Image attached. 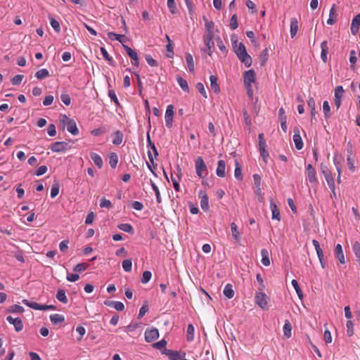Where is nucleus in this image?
Instances as JSON below:
<instances>
[{"mask_svg":"<svg viewBox=\"0 0 360 360\" xmlns=\"http://www.w3.org/2000/svg\"><path fill=\"white\" fill-rule=\"evenodd\" d=\"M124 271L130 272L132 268V262L131 259H124L122 264Z\"/></svg>","mask_w":360,"mask_h":360,"instance_id":"nucleus-48","label":"nucleus"},{"mask_svg":"<svg viewBox=\"0 0 360 360\" xmlns=\"http://www.w3.org/2000/svg\"><path fill=\"white\" fill-rule=\"evenodd\" d=\"M23 78L24 76L22 75H17L12 78L11 83L13 85H19L22 82Z\"/></svg>","mask_w":360,"mask_h":360,"instance_id":"nucleus-57","label":"nucleus"},{"mask_svg":"<svg viewBox=\"0 0 360 360\" xmlns=\"http://www.w3.org/2000/svg\"><path fill=\"white\" fill-rule=\"evenodd\" d=\"M234 176L236 177V179H238V180H241L243 176H242V169L239 165V163L238 162H236V168H235V171H234Z\"/></svg>","mask_w":360,"mask_h":360,"instance_id":"nucleus-54","label":"nucleus"},{"mask_svg":"<svg viewBox=\"0 0 360 360\" xmlns=\"http://www.w3.org/2000/svg\"><path fill=\"white\" fill-rule=\"evenodd\" d=\"M243 79L245 86H252L256 81L255 72L253 70L245 71L243 73Z\"/></svg>","mask_w":360,"mask_h":360,"instance_id":"nucleus-5","label":"nucleus"},{"mask_svg":"<svg viewBox=\"0 0 360 360\" xmlns=\"http://www.w3.org/2000/svg\"><path fill=\"white\" fill-rule=\"evenodd\" d=\"M90 158L99 169L103 167V160L98 154L92 152L90 153Z\"/></svg>","mask_w":360,"mask_h":360,"instance_id":"nucleus-26","label":"nucleus"},{"mask_svg":"<svg viewBox=\"0 0 360 360\" xmlns=\"http://www.w3.org/2000/svg\"><path fill=\"white\" fill-rule=\"evenodd\" d=\"M67 130L74 136L79 134V129L75 120L69 121V123L67 124Z\"/></svg>","mask_w":360,"mask_h":360,"instance_id":"nucleus-25","label":"nucleus"},{"mask_svg":"<svg viewBox=\"0 0 360 360\" xmlns=\"http://www.w3.org/2000/svg\"><path fill=\"white\" fill-rule=\"evenodd\" d=\"M194 331L195 328L192 324H189L187 327L186 331V340L188 342H192L194 339Z\"/></svg>","mask_w":360,"mask_h":360,"instance_id":"nucleus-37","label":"nucleus"},{"mask_svg":"<svg viewBox=\"0 0 360 360\" xmlns=\"http://www.w3.org/2000/svg\"><path fill=\"white\" fill-rule=\"evenodd\" d=\"M22 303L35 310H48V304H40L35 302H30L26 299L22 300Z\"/></svg>","mask_w":360,"mask_h":360,"instance_id":"nucleus-11","label":"nucleus"},{"mask_svg":"<svg viewBox=\"0 0 360 360\" xmlns=\"http://www.w3.org/2000/svg\"><path fill=\"white\" fill-rule=\"evenodd\" d=\"M150 185H151L153 190L154 191V192L155 193L157 202L160 203L161 198H160V193L158 189V187L156 186V184L152 180H150Z\"/></svg>","mask_w":360,"mask_h":360,"instance_id":"nucleus-47","label":"nucleus"},{"mask_svg":"<svg viewBox=\"0 0 360 360\" xmlns=\"http://www.w3.org/2000/svg\"><path fill=\"white\" fill-rule=\"evenodd\" d=\"M146 60L147 63L151 67L158 66V62L155 59H153V57L150 55L146 56Z\"/></svg>","mask_w":360,"mask_h":360,"instance_id":"nucleus-60","label":"nucleus"},{"mask_svg":"<svg viewBox=\"0 0 360 360\" xmlns=\"http://www.w3.org/2000/svg\"><path fill=\"white\" fill-rule=\"evenodd\" d=\"M307 179L311 184H315L317 182L316 179V170H310V172H307Z\"/></svg>","mask_w":360,"mask_h":360,"instance_id":"nucleus-46","label":"nucleus"},{"mask_svg":"<svg viewBox=\"0 0 360 360\" xmlns=\"http://www.w3.org/2000/svg\"><path fill=\"white\" fill-rule=\"evenodd\" d=\"M118 162V157L117 154L112 153L109 157V165L112 168H115Z\"/></svg>","mask_w":360,"mask_h":360,"instance_id":"nucleus-43","label":"nucleus"},{"mask_svg":"<svg viewBox=\"0 0 360 360\" xmlns=\"http://www.w3.org/2000/svg\"><path fill=\"white\" fill-rule=\"evenodd\" d=\"M217 80L218 79L215 75H211L210 77V88L215 94L220 92V87L217 83Z\"/></svg>","mask_w":360,"mask_h":360,"instance_id":"nucleus-22","label":"nucleus"},{"mask_svg":"<svg viewBox=\"0 0 360 360\" xmlns=\"http://www.w3.org/2000/svg\"><path fill=\"white\" fill-rule=\"evenodd\" d=\"M223 293L227 298H233L235 292L234 290H233L232 285L230 283L226 284L224 288Z\"/></svg>","mask_w":360,"mask_h":360,"instance_id":"nucleus-30","label":"nucleus"},{"mask_svg":"<svg viewBox=\"0 0 360 360\" xmlns=\"http://www.w3.org/2000/svg\"><path fill=\"white\" fill-rule=\"evenodd\" d=\"M261 65H263L266 63L268 59V50L266 49L263 50L260 55Z\"/></svg>","mask_w":360,"mask_h":360,"instance_id":"nucleus-64","label":"nucleus"},{"mask_svg":"<svg viewBox=\"0 0 360 360\" xmlns=\"http://www.w3.org/2000/svg\"><path fill=\"white\" fill-rule=\"evenodd\" d=\"M108 38L111 40H116L120 42L121 44H123L124 41L125 36L122 34H118L115 32H110L108 33Z\"/></svg>","mask_w":360,"mask_h":360,"instance_id":"nucleus-34","label":"nucleus"},{"mask_svg":"<svg viewBox=\"0 0 360 360\" xmlns=\"http://www.w3.org/2000/svg\"><path fill=\"white\" fill-rule=\"evenodd\" d=\"M337 16H338V14H337V11H336V6H335V4H333L330 9L329 18L327 20V24L330 25L335 24L336 19H337Z\"/></svg>","mask_w":360,"mask_h":360,"instance_id":"nucleus-21","label":"nucleus"},{"mask_svg":"<svg viewBox=\"0 0 360 360\" xmlns=\"http://www.w3.org/2000/svg\"><path fill=\"white\" fill-rule=\"evenodd\" d=\"M173 117H174V107L172 105H169L167 107L165 112V125L167 128H171L172 127L173 122Z\"/></svg>","mask_w":360,"mask_h":360,"instance_id":"nucleus-7","label":"nucleus"},{"mask_svg":"<svg viewBox=\"0 0 360 360\" xmlns=\"http://www.w3.org/2000/svg\"><path fill=\"white\" fill-rule=\"evenodd\" d=\"M68 147L69 145L66 142L56 141L51 145V149L53 152L60 153L65 151Z\"/></svg>","mask_w":360,"mask_h":360,"instance_id":"nucleus-12","label":"nucleus"},{"mask_svg":"<svg viewBox=\"0 0 360 360\" xmlns=\"http://www.w3.org/2000/svg\"><path fill=\"white\" fill-rule=\"evenodd\" d=\"M151 277H152V274L150 271H145L143 273V276H142V278L141 279V281L142 283H147L150 281V280L151 279Z\"/></svg>","mask_w":360,"mask_h":360,"instance_id":"nucleus-51","label":"nucleus"},{"mask_svg":"<svg viewBox=\"0 0 360 360\" xmlns=\"http://www.w3.org/2000/svg\"><path fill=\"white\" fill-rule=\"evenodd\" d=\"M352 248L356 257L360 259V243L355 242L352 245Z\"/></svg>","mask_w":360,"mask_h":360,"instance_id":"nucleus-62","label":"nucleus"},{"mask_svg":"<svg viewBox=\"0 0 360 360\" xmlns=\"http://www.w3.org/2000/svg\"><path fill=\"white\" fill-rule=\"evenodd\" d=\"M60 186L58 182L53 184L51 188V198H56L59 193Z\"/></svg>","mask_w":360,"mask_h":360,"instance_id":"nucleus-44","label":"nucleus"},{"mask_svg":"<svg viewBox=\"0 0 360 360\" xmlns=\"http://www.w3.org/2000/svg\"><path fill=\"white\" fill-rule=\"evenodd\" d=\"M261 255H262V264L265 266H268L270 265V259H269V252L267 251V250L266 249H262L261 250Z\"/></svg>","mask_w":360,"mask_h":360,"instance_id":"nucleus-32","label":"nucleus"},{"mask_svg":"<svg viewBox=\"0 0 360 360\" xmlns=\"http://www.w3.org/2000/svg\"><path fill=\"white\" fill-rule=\"evenodd\" d=\"M123 48L124 49L127 55L133 60L132 64L134 66L138 67L139 65V58H138L136 51L133 50L132 49H131L129 46L124 45V44H123Z\"/></svg>","mask_w":360,"mask_h":360,"instance_id":"nucleus-10","label":"nucleus"},{"mask_svg":"<svg viewBox=\"0 0 360 360\" xmlns=\"http://www.w3.org/2000/svg\"><path fill=\"white\" fill-rule=\"evenodd\" d=\"M6 321L14 326L15 330L20 332L23 329V323L20 318H13L11 316L6 317Z\"/></svg>","mask_w":360,"mask_h":360,"instance_id":"nucleus-9","label":"nucleus"},{"mask_svg":"<svg viewBox=\"0 0 360 360\" xmlns=\"http://www.w3.org/2000/svg\"><path fill=\"white\" fill-rule=\"evenodd\" d=\"M360 26V13L355 15L352 19L351 25V32L352 34L356 35L359 31Z\"/></svg>","mask_w":360,"mask_h":360,"instance_id":"nucleus-14","label":"nucleus"},{"mask_svg":"<svg viewBox=\"0 0 360 360\" xmlns=\"http://www.w3.org/2000/svg\"><path fill=\"white\" fill-rule=\"evenodd\" d=\"M334 254H335V257L338 259V261L341 264L345 263L344 252L342 250V245L340 244L336 245L335 250H334Z\"/></svg>","mask_w":360,"mask_h":360,"instance_id":"nucleus-17","label":"nucleus"},{"mask_svg":"<svg viewBox=\"0 0 360 360\" xmlns=\"http://www.w3.org/2000/svg\"><path fill=\"white\" fill-rule=\"evenodd\" d=\"M214 33L209 32L206 33L203 37V41L205 46H214V42L213 41Z\"/></svg>","mask_w":360,"mask_h":360,"instance_id":"nucleus-24","label":"nucleus"},{"mask_svg":"<svg viewBox=\"0 0 360 360\" xmlns=\"http://www.w3.org/2000/svg\"><path fill=\"white\" fill-rule=\"evenodd\" d=\"M171 179H172V181L174 190L176 192H179V190H180V186H179V181L181 180V179H176V177H174L173 174H171Z\"/></svg>","mask_w":360,"mask_h":360,"instance_id":"nucleus-58","label":"nucleus"},{"mask_svg":"<svg viewBox=\"0 0 360 360\" xmlns=\"http://www.w3.org/2000/svg\"><path fill=\"white\" fill-rule=\"evenodd\" d=\"M283 335L286 338H289L292 335V326L288 320L285 321V323L283 328Z\"/></svg>","mask_w":360,"mask_h":360,"instance_id":"nucleus-31","label":"nucleus"},{"mask_svg":"<svg viewBox=\"0 0 360 360\" xmlns=\"http://www.w3.org/2000/svg\"><path fill=\"white\" fill-rule=\"evenodd\" d=\"M60 99L62 102L66 105H69L71 103V98L68 94H61Z\"/></svg>","mask_w":360,"mask_h":360,"instance_id":"nucleus-63","label":"nucleus"},{"mask_svg":"<svg viewBox=\"0 0 360 360\" xmlns=\"http://www.w3.org/2000/svg\"><path fill=\"white\" fill-rule=\"evenodd\" d=\"M321 58L324 63H326L327 60H328L327 55L328 53V47L327 41H323L321 44Z\"/></svg>","mask_w":360,"mask_h":360,"instance_id":"nucleus-23","label":"nucleus"},{"mask_svg":"<svg viewBox=\"0 0 360 360\" xmlns=\"http://www.w3.org/2000/svg\"><path fill=\"white\" fill-rule=\"evenodd\" d=\"M89 266L87 263H79L74 267L73 270L77 272H82L85 271Z\"/></svg>","mask_w":360,"mask_h":360,"instance_id":"nucleus-52","label":"nucleus"},{"mask_svg":"<svg viewBox=\"0 0 360 360\" xmlns=\"http://www.w3.org/2000/svg\"><path fill=\"white\" fill-rule=\"evenodd\" d=\"M233 49L239 60L245 65L246 68L251 66L252 60L248 53L246 48L243 43H238L237 40L232 41Z\"/></svg>","mask_w":360,"mask_h":360,"instance_id":"nucleus-1","label":"nucleus"},{"mask_svg":"<svg viewBox=\"0 0 360 360\" xmlns=\"http://www.w3.org/2000/svg\"><path fill=\"white\" fill-rule=\"evenodd\" d=\"M226 162L223 160H220L217 162L216 174L219 177H224L226 175Z\"/></svg>","mask_w":360,"mask_h":360,"instance_id":"nucleus-20","label":"nucleus"},{"mask_svg":"<svg viewBox=\"0 0 360 360\" xmlns=\"http://www.w3.org/2000/svg\"><path fill=\"white\" fill-rule=\"evenodd\" d=\"M199 196L201 198V200H200V207H201L202 210H203L204 211L207 210V209L209 207L208 196L207 195L205 192H204L202 191H200L199 192Z\"/></svg>","mask_w":360,"mask_h":360,"instance_id":"nucleus-18","label":"nucleus"},{"mask_svg":"<svg viewBox=\"0 0 360 360\" xmlns=\"http://www.w3.org/2000/svg\"><path fill=\"white\" fill-rule=\"evenodd\" d=\"M291 283H292V285L293 286V288H295V291H296V292L297 294V296L299 297V298L300 300H302V297H303V293H302V291L301 288L299 286V284H298L297 280L293 279Z\"/></svg>","mask_w":360,"mask_h":360,"instance_id":"nucleus-45","label":"nucleus"},{"mask_svg":"<svg viewBox=\"0 0 360 360\" xmlns=\"http://www.w3.org/2000/svg\"><path fill=\"white\" fill-rule=\"evenodd\" d=\"M344 95V89L342 86H336L335 89V98L342 99Z\"/></svg>","mask_w":360,"mask_h":360,"instance_id":"nucleus-53","label":"nucleus"},{"mask_svg":"<svg viewBox=\"0 0 360 360\" xmlns=\"http://www.w3.org/2000/svg\"><path fill=\"white\" fill-rule=\"evenodd\" d=\"M176 81L184 91L188 92L189 87L187 81L181 77H177Z\"/></svg>","mask_w":360,"mask_h":360,"instance_id":"nucleus-36","label":"nucleus"},{"mask_svg":"<svg viewBox=\"0 0 360 360\" xmlns=\"http://www.w3.org/2000/svg\"><path fill=\"white\" fill-rule=\"evenodd\" d=\"M231 236L235 242H239L241 239V233L238 229V226L236 223L232 222L230 225Z\"/></svg>","mask_w":360,"mask_h":360,"instance_id":"nucleus-16","label":"nucleus"},{"mask_svg":"<svg viewBox=\"0 0 360 360\" xmlns=\"http://www.w3.org/2000/svg\"><path fill=\"white\" fill-rule=\"evenodd\" d=\"M293 141L295 143V147L297 150H301L303 148L304 144L300 136V131L299 127H295L293 128Z\"/></svg>","mask_w":360,"mask_h":360,"instance_id":"nucleus-8","label":"nucleus"},{"mask_svg":"<svg viewBox=\"0 0 360 360\" xmlns=\"http://www.w3.org/2000/svg\"><path fill=\"white\" fill-rule=\"evenodd\" d=\"M229 26L231 30H236L238 27L237 15L236 14L232 15L230 20Z\"/></svg>","mask_w":360,"mask_h":360,"instance_id":"nucleus-59","label":"nucleus"},{"mask_svg":"<svg viewBox=\"0 0 360 360\" xmlns=\"http://www.w3.org/2000/svg\"><path fill=\"white\" fill-rule=\"evenodd\" d=\"M321 170L322 174L324 175V177L326 179V181H327L328 187L330 188L333 189L334 186H335V181H334V178L333 176L332 173L328 169V167L323 164H321Z\"/></svg>","mask_w":360,"mask_h":360,"instance_id":"nucleus-3","label":"nucleus"},{"mask_svg":"<svg viewBox=\"0 0 360 360\" xmlns=\"http://www.w3.org/2000/svg\"><path fill=\"white\" fill-rule=\"evenodd\" d=\"M255 302L262 309L267 307L268 297L263 292H257L255 297Z\"/></svg>","mask_w":360,"mask_h":360,"instance_id":"nucleus-4","label":"nucleus"},{"mask_svg":"<svg viewBox=\"0 0 360 360\" xmlns=\"http://www.w3.org/2000/svg\"><path fill=\"white\" fill-rule=\"evenodd\" d=\"M195 168L199 178H205L207 175V167L202 157H198L195 161Z\"/></svg>","mask_w":360,"mask_h":360,"instance_id":"nucleus-2","label":"nucleus"},{"mask_svg":"<svg viewBox=\"0 0 360 360\" xmlns=\"http://www.w3.org/2000/svg\"><path fill=\"white\" fill-rule=\"evenodd\" d=\"M35 76L38 79H43L49 76V72L46 69H41L36 72Z\"/></svg>","mask_w":360,"mask_h":360,"instance_id":"nucleus-42","label":"nucleus"},{"mask_svg":"<svg viewBox=\"0 0 360 360\" xmlns=\"http://www.w3.org/2000/svg\"><path fill=\"white\" fill-rule=\"evenodd\" d=\"M117 228L122 231H124V232H127V233H134V229H133V226L130 224H128V223H126V224H120L118 226H117Z\"/></svg>","mask_w":360,"mask_h":360,"instance_id":"nucleus-38","label":"nucleus"},{"mask_svg":"<svg viewBox=\"0 0 360 360\" xmlns=\"http://www.w3.org/2000/svg\"><path fill=\"white\" fill-rule=\"evenodd\" d=\"M166 354L169 356V359L171 360H187L185 358V353H183L181 354L177 351H173V350H167Z\"/></svg>","mask_w":360,"mask_h":360,"instance_id":"nucleus-15","label":"nucleus"},{"mask_svg":"<svg viewBox=\"0 0 360 360\" xmlns=\"http://www.w3.org/2000/svg\"><path fill=\"white\" fill-rule=\"evenodd\" d=\"M347 327V334L348 336L351 337L354 335V323L352 321L349 320L346 323Z\"/></svg>","mask_w":360,"mask_h":360,"instance_id":"nucleus-50","label":"nucleus"},{"mask_svg":"<svg viewBox=\"0 0 360 360\" xmlns=\"http://www.w3.org/2000/svg\"><path fill=\"white\" fill-rule=\"evenodd\" d=\"M104 304L114 308L117 311H122L124 309V305L122 302L119 301H112V300H105Z\"/></svg>","mask_w":360,"mask_h":360,"instance_id":"nucleus-13","label":"nucleus"},{"mask_svg":"<svg viewBox=\"0 0 360 360\" xmlns=\"http://www.w3.org/2000/svg\"><path fill=\"white\" fill-rule=\"evenodd\" d=\"M100 207H106V208H111L112 207V204L110 202V200H107L105 198H102L100 202Z\"/></svg>","mask_w":360,"mask_h":360,"instance_id":"nucleus-61","label":"nucleus"},{"mask_svg":"<svg viewBox=\"0 0 360 360\" xmlns=\"http://www.w3.org/2000/svg\"><path fill=\"white\" fill-rule=\"evenodd\" d=\"M50 24L51 25V27H53V29L56 32H59L60 31V23L58 20L53 19V18H51L50 19Z\"/></svg>","mask_w":360,"mask_h":360,"instance_id":"nucleus-56","label":"nucleus"},{"mask_svg":"<svg viewBox=\"0 0 360 360\" xmlns=\"http://www.w3.org/2000/svg\"><path fill=\"white\" fill-rule=\"evenodd\" d=\"M167 7L169 10V11L172 13V14H174L176 13V4H175V0H167Z\"/></svg>","mask_w":360,"mask_h":360,"instance_id":"nucleus-55","label":"nucleus"},{"mask_svg":"<svg viewBox=\"0 0 360 360\" xmlns=\"http://www.w3.org/2000/svg\"><path fill=\"white\" fill-rule=\"evenodd\" d=\"M50 320L53 325H58L65 321V317L59 314H54L50 316Z\"/></svg>","mask_w":360,"mask_h":360,"instance_id":"nucleus-28","label":"nucleus"},{"mask_svg":"<svg viewBox=\"0 0 360 360\" xmlns=\"http://www.w3.org/2000/svg\"><path fill=\"white\" fill-rule=\"evenodd\" d=\"M147 146L153 150L155 157L158 155V153L155 144L151 141L149 132L147 133Z\"/></svg>","mask_w":360,"mask_h":360,"instance_id":"nucleus-41","label":"nucleus"},{"mask_svg":"<svg viewBox=\"0 0 360 360\" xmlns=\"http://www.w3.org/2000/svg\"><path fill=\"white\" fill-rule=\"evenodd\" d=\"M323 112L325 118L328 119L330 117V116H331L330 107L328 101H325L323 103Z\"/></svg>","mask_w":360,"mask_h":360,"instance_id":"nucleus-40","label":"nucleus"},{"mask_svg":"<svg viewBox=\"0 0 360 360\" xmlns=\"http://www.w3.org/2000/svg\"><path fill=\"white\" fill-rule=\"evenodd\" d=\"M185 58H186V61L187 65H188V70L191 72H193L194 70H195V65H194V61H193V56L191 53H186V55H185Z\"/></svg>","mask_w":360,"mask_h":360,"instance_id":"nucleus-29","label":"nucleus"},{"mask_svg":"<svg viewBox=\"0 0 360 360\" xmlns=\"http://www.w3.org/2000/svg\"><path fill=\"white\" fill-rule=\"evenodd\" d=\"M298 30V22L295 18H292L290 20V36L293 38Z\"/></svg>","mask_w":360,"mask_h":360,"instance_id":"nucleus-27","label":"nucleus"},{"mask_svg":"<svg viewBox=\"0 0 360 360\" xmlns=\"http://www.w3.org/2000/svg\"><path fill=\"white\" fill-rule=\"evenodd\" d=\"M195 88L205 98H207V94L202 83H197Z\"/></svg>","mask_w":360,"mask_h":360,"instance_id":"nucleus-49","label":"nucleus"},{"mask_svg":"<svg viewBox=\"0 0 360 360\" xmlns=\"http://www.w3.org/2000/svg\"><path fill=\"white\" fill-rule=\"evenodd\" d=\"M57 300L63 304H66L68 300L65 295V291L63 289H59L56 295Z\"/></svg>","mask_w":360,"mask_h":360,"instance_id":"nucleus-33","label":"nucleus"},{"mask_svg":"<svg viewBox=\"0 0 360 360\" xmlns=\"http://www.w3.org/2000/svg\"><path fill=\"white\" fill-rule=\"evenodd\" d=\"M270 208L272 212V219H276L278 221L281 220V214L276 204V202L273 200V199H271L270 200Z\"/></svg>","mask_w":360,"mask_h":360,"instance_id":"nucleus-19","label":"nucleus"},{"mask_svg":"<svg viewBox=\"0 0 360 360\" xmlns=\"http://www.w3.org/2000/svg\"><path fill=\"white\" fill-rule=\"evenodd\" d=\"M7 312L13 313V314H22L25 311L24 308L18 304H13L11 307H9L7 310Z\"/></svg>","mask_w":360,"mask_h":360,"instance_id":"nucleus-35","label":"nucleus"},{"mask_svg":"<svg viewBox=\"0 0 360 360\" xmlns=\"http://www.w3.org/2000/svg\"><path fill=\"white\" fill-rule=\"evenodd\" d=\"M123 134L121 131H117L115 132L112 143L115 145H120L122 143Z\"/></svg>","mask_w":360,"mask_h":360,"instance_id":"nucleus-39","label":"nucleus"},{"mask_svg":"<svg viewBox=\"0 0 360 360\" xmlns=\"http://www.w3.org/2000/svg\"><path fill=\"white\" fill-rule=\"evenodd\" d=\"M146 342H152L159 338V331L157 328L146 329L144 333Z\"/></svg>","mask_w":360,"mask_h":360,"instance_id":"nucleus-6","label":"nucleus"}]
</instances>
